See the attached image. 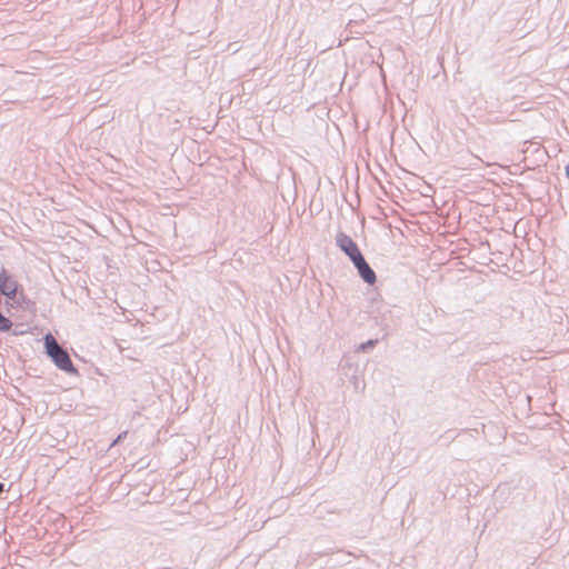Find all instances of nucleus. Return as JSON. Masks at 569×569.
<instances>
[{
	"instance_id": "obj_8",
	"label": "nucleus",
	"mask_w": 569,
	"mask_h": 569,
	"mask_svg": "<svg viewBox=\"0 0 569 569\" xmlns=\"http://www.w3.org/2000/svg\"><path fill=\"white\" fill-rule=\"evenodd\" d=\"M376 343H377V340H372L371 339V340H368V341L361 343L359 346V349L362 350V351H366L367 349H370V348L375 347Z\"/></svg>"
},
{
	"instance_id": "obj_9",
	"label": "nucleus",
	"mask_w": 569,
	"mask_h": 569,
	"mask_svg": "<svg viewBox=\"0 0 569 569\" xmlns=\"http://www.w3.org/2000/svg\"><path fill=\"white\" fill-rule=\"evenodd\" d=\"M128 435L127 431H123L122 433H120L116 440H113V442L111 443V446H114L117 445L119 441H121L123 438H126V436Z\"/></svg>"
},
{
	"instance_id": "obj_11",
	"label": "nucleus",
	"mask_w": 569,
	"mask_h": 569,
	"mask_svg": "<svg viewBox=\"0 0 569 569\" xmlns=\"http://www.w3.org/2000/svg\"><path fill=\"white\" fill-rule=\"evenodd\" d=\"M565 169H566V176H567V178L569 179V163L566 166V168H565Z\"/></svg>"
},
{
	"instance_id": "obj_2",
	"label": "nucleus",
	"mask_w": 569,
	"mask_h": 569,
	"mask_svg": "<svg viewBox=\"0 0 569 569\" xmlns=\"http://www.w3.org/2000/svg\"><path fill=\"white\" fill-rule=\"evenodd\" d=\"M336 243L349 257V259L352 262L356 261L360 256H362L357 243L348 234L343 232H339L337 234Z\"/></svg>"
},
{
	"instance_id": "obj_5",
	"label": "nucleus",
	"mask_w": 569,
	"mask_h": 569,
	"mask_svg": "<svg viewBox=\"0 0 569 569\" xmlns=\"http://www.w3.org/2000/svg\"><path fill=\"white\" fill-rule=\"evenodd\" d=\"M12 327V322L0 312V331H8Z\"/></svg>"
},
{
	"instance_id": "obj_1",
	"label": "nucleus",
	"mask_w": 569,
	"mask_h": 569,
	"mask_svg": "<svg viewBox=\"0 0 569 569\" xmlns=\"http://www.w3.org/2000/svg\"><path fill=\"white\" fill-rule=\"evenodd\" d=\"M44 348L48 357L60 370L69 375H78V370L74 368L68 351L58 343L51 333L44 337Z\"/></svg>"
},
{
	"instance_id": "obj_10",
	"label": "nucleus",
	"mask_w": 569,
	"mask_h": 569,
	"mask_svg": "<svg viewBox=\"0 0 569 569\" xmlns=\"http://www.w3.org/2000/svg\"><path fill=\"white\" fill-rule=\"evenodd\" d=\"M425 19L427 20V24H430L433 22V20L430 16H427Z\"/></svg>"
},
{
	"instance_id": "obj_6",
	"label": "nucleus",
	"mask_w": 569,
	"mask_h": 569,
	"mask_svg": "<svg viewBox=\"0 0 569 569\" xmlns=\"http://www.w3.org/2000/svg\"><path fill=\"white\" fill-rule=\"evenodd\" d=\"M358 24V20H353V19H349L348 23H347V31L349 33H357V34H365L366 31H360V30H353V26H357Z\"/></svg>"
},
{
	"instance_id": "obj_3",
	"label": "nucleus",
	"mask_w": 569,
	"mask_h": 569,
	"mask_svg": "<svg viewBox=\"0 0 569 569\" xmlns=\"http://www.w3.org/2000/svg\"><path fill=\"white\" fill-rule=\"evenodd\" d=\"M18 291L17 281L0 266V292L8 299H14Z\"/></svg>"
},
{
	"instance_id": "obj_4",
	"label": "nucleus",
	"mask_w": 569,
	"mask_h": 569,
	"mask_svg": "<svg viewBox=\"0 0 569 569\" xmlns=\"http://www.w3.org/2000/svg\"><path fill=\"white\" fill-rule=\"evenodd\" d=\"M358 270L361 279L368 284H375L377 281L376 272L368 264L363 256H360L356 261L352 262Z\"/></svg>"
},
{
	"instance_id": "obj_7",
	"label": "nucleus",
	"mask_w": 569,
	"mask_h": 569,
	"mask_svg": "<svg viewBox=\"0 0 569 569\" xmlns=\"http://www.w3.org/2000/svg\"><path fill=\"white\" fill-rule=\"evenodd\" d=\"M350 10H351V13L359 18V20L363 21V16L366 14V12L362 10L361 7L359 6H351L350 7Z\"/></svg>"
},
{
	"instance_id": "obj_12",
	"label": "nucleus",
	"mask_w": 569,
	"mask_h": 569,
	"mask_svg": "<svg viewBox=\"0 0 569 569\" xmlns=\"http://www.w3.org/2000/svg\"><path fill=\"white\" fill-rule=\"evenodd\" d=\"M4 491V483L0 482V495Z\"/></svg>"
}]
</instances>
